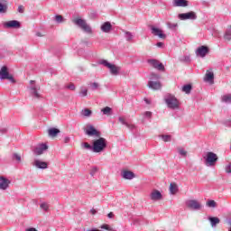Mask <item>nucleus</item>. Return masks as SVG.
Returning a JSON list of instances; mask_svg holds the SVG:
<instances>
[{"label": "nucleus", "instance_id": "nucleus-1", "mask_svg": "<svg viewBox=\"0 0 231 231\" xmlns=\"http://www.w3.org/2000/svg\"><path fill=\"white\" fill-rule=\"evenodd\" d=\"M163 100L169 109H180V100H178L176 96L168 93L164 96Z\"/></svg>", "mask_w": 231, "mask_h": 231}, {"label": "nucleus", "instance_id": "nucleus-2", "mask_svg": "<svg viewBox=\"0 0 231 231\" xmlns=\"http://www.w3.org/2000/svg\"><path fill=\"white\" fill-rule=\"evenodd\" d=\"M98 139H96L93 142V152H102L107 147V140L104 137H97Z\"/></svg>", "mask_w": 231, "mask_h": 231}, {"label": "nucleus", "instance_id": "nucleus-3", "mask_svg": "<svg viewBox=\"0 0 231 231\" xmlns=\"http://www.w3.org/2000/svg\"><path fill=\"white\" fill-rule=\"evenodd\" d=\"M203 159L206 167H215L216 163H217V160H219V157H217V154L214 153V152H208L203 156Z\"/></svg>", "mask_w": 231, "mask_h": 231}, {"label": "nucleus", "instance_id": "nucleus-4", "mask_svg": "<svg viewBox=\"0 0 231 231\" xmlns=\"http://www.w3.org/2000/svg\"><path fill=\"white\" fill-rule=\"evenodd\" d=\"M73 23L74 24H76V26H79V28L83 30V32H85L86 33H93V30L91 29V26L88 24L86 20L82 18H76L73 20Z\"/></svg>", "mask_w": 231, "mask_h": 231}, {"label": "nucleus", "instance_id": "nucleus-5", "mask_svg": "<svg viewBox=\"0 0 231 231\" xmlns=\"http://www.w3.org/2000/svg\"><path fill=\"white\" fill-rule=\"evenodd\" d=\"M0 80H9L12 84H15V79L8 72V67L3 66L0 69Z\"/></svg>", "mask_w": 231, "mask_h": 231}, {"label": "nucleus", "instance_id": "nucleus-6", "mask_svg": "<svg viewBox=\"0 0 231 231\" xmlns=\"http://www.w3.org/2000/svg\"><path fill=\"white\" fill-rule=\"evenodd\" d=\"M100 64H102L103 66H106V68H108V69H110L111 75L116 76L120 73V67H117L115 64H111L106 60H102L100 61Z\"/></svg>", "mask_w": 231, "mask_h": 231}, {"label": "nucleus", "instance_id": "nucleus-7", "mask_svg": "<svg viewBox=\"0 0 231 231\" xmlns=\"http://www.w3.org/2000/svg\"><path fill=\"white\" fill-rule=\"evenodd\" d=\"M178 17L180 21H196V19H198V14H196V12L191 11L189 13L180 14Z\"/></svg>", "mask_w": 231, "mask_h": 231}, {"label": "nucleus", "instance_id": "nucleus-8", "mask_svg": "<svg viewBox=\"0 0 231 231\" xmlns=\"http://www.w3.org/2000/svg\"><path fill=\"white\" fill-rule=\"evenodd\" d=\"M186 207L189 208V210H201V208H203V205H201L199 201L196 199L187 200Z\"/></svg>", "mask_w": 231, "mask_h": 231}, {"label": "nucleus", "instance_id": "nucleus-9", "mask_svg": "<svg viewBox=\"0 0 231 231\" xmlns=\"http://www.w3.org/2000/svg\"><path fill=\"white\" fill-rule=\"evenodd\" d=\"M85 134H88V136H95L96 138H100L101 136L100 132L97 130L93 125H87V128L85 129Z\"/></svg>", "mask_w": 231, "mask_h": 231}, {"label": "nucleus", "instance_id": "nucleus-10", "mask_svg": "<svg viewBox=\"0 0 231 231\" xmlns=\"http://www.w3.org/2000/svg\"><path fill=\"white\" fill-rule=\"evenodd\" d=\"M46 151H48V144L41 143V144H38L37 146H35V148L33 150V153L36 156H41L42 154H44V152H46Z\"/></svg>", "mask_w": 231, "mask_h": 231}, {"label": "nucleus", "instance_id": "nucleus-11", "mask_svg": "<svg viewBox=\"0 0 231 231\" xmlns=\"http://www.w3.org/2000/svg\"><path fill=\"white\" fill-rule=\"evenodd\" d=\"M32 167H35L36 169H42V171H44L48 169V162L41 159H34L32 162Z\"/></svg>", "mask_w": 231, "mask_h": 231}, {"label": "nucleus", "instance_id": "nucleus-12", "mask_svg": "<svg viewBox=\"0 0 231 231\" xmlns=\"http://www.w3.org/2000/svg\"><path fill=\"white\" fill-rule=\"evenodd\" d=\"M150 199L152 201H162L163 199V195H162V192L158 189H153L150 193Z\"/></svg>", "mask_w": 231, "mask_h": 231}, {"label": "nucleus", "instance_id": "nucleus-13", "mask_svg": "<svg viewBox=\"0 0 231 231\" xmlns=\"http://www.w3.org/2000/svg\"><path fill=\"white\" fill-rule=\"evenodd\" d=\"M195 53L197 57H201V59H204V57H207L208 53V47L202 45L196 50Z\"/></svg>", "mask_w": 231, "mask_h": 231}, {"label": "nucleus", "instance_id": "nucleus-14", "mask_svg": "<svg viewBox=\"0 0 231 231\" xmlns=\"http://www.w3.org/2000/svg\"><path fill=\"white\" fill-rule=\"evenodd\" d=\"M12 181L5 176H0V190H7Z\"/></svg>", "mask_w": 231, "mask_h": 231}, {"label": "nucleus", "instance_id": "nucleus-15", "mask_svg": "<svg viewBox=\"0 0 231 231\" xmlns=\"http://www.w3.org/2000/svg\"><path fill=\"white\" fill-rule=\"evenodd\" d=\"M148 63L159 71H165V66H163L162 63H160L158 60H148Z\"/></svg>", "mask_w": 231, "mask_h": 231}, {"label": "nucleus", "instance_id": "nucleus-16", "mask_svg": "<svg viewBox=\"0 0 231 231\" xmlns=\"http://www.w3.org/2000/svg\"><path fill=\"white\" fill-rule=\"evenodd\" d=\"M5 28H21V23L17 20H12L4 23Z\"/></svg>", "mask_w": 231, "mask_h": 231}, {"label": "nucleus", "instance_id": "nucleus-17", "mask_svg": "<svg viewBox=\"0 0 231 231\" xmlns=\"http://www.w3.org/2000/svg\"><path fill=\"white\" fill-rule=\"evenodd\" d=\"M151 32L152 35H155L160 39H165V37H167V35L163 34V31H162V29L156 28L154 26H151Z\"/></svg>", "mask_w": 231, "mask_h": 231}, {"label": "nucleus", "instance_id": "nucleus-18", "mask_svg": "<svg viewBox=\"0 0 231 231\" xmlns=\"http://www.w3.org/2000/svg\"><path fill=\"white\" fill-rule=\"evenodd\" d=\"M204 82L214 84V72L212 70H207L204 76Z\"/></svg>", "mask_w": 231, "mask_h": 231}, {"label": "nucleus", "instance_id": "nucleus-19", "mask_svg": "<svg viewBox=\"0 0 231 231\" xmlns=\"http://www.w3.org/2000/svg\"><path fill=\"white\" fill-rule=\"evenodd\" d=\"M148 88H150V89H153L154 91H158V89H162V83L160 81L150 80L148 82Z\"/></svg>", "mask_w": 231, "mask_h": 231}, {"label": "nucleus", "instance_id": "nucleus-20", "mask_svg": "<svg viewBox=\"0 0 231 231\" xmlns=\"http://www.w3.org/2000/svg\"><path fill=\"white\" fill-rule=\"evenodd\" d=\"M121 176L124 178V180H134V178H136L134 172L131 171H123L121 172Z\"/></svg>", "mask_w": 231, "mask_h": 231}, {"label": "nucleus", "instance_id": "nucleus-21", "mask_svg": "<svg viewBox=\"0 0 231 231\" xmlns=\"http://www.w3.org/2000/svg\"><path fill=\"white\" fill-rule=\"evenodd\" d=\"M39 89H41V87H39V86L30 87V91H31L32 97H34V98H41V94H39Z\"/></svg>", "mask_w": 231, "mask_h": 231}, {"label": "nucleus", "instance_id": "nucleus-22", "mask_svg": "<svg viewBox=\"0 0 231 231\" xmlns=\"http://www.w3.org/2000/svg\"><path fill=\"white\" fill-rule=\"evenodd\" d=\"M113 28V25H111V23L109 22H105L101 25V32H104V33H109Z\"/></svg>", "mask_w": 231, "mask_h": 231}, {"label": "nucleus", "instance_id": "nucleus-23", "mask_svg": "<svg viewBox=\"0 0 231 231\" xmlns=\"http://www.w3.org/2000/svg\"><path fill=\"white\" fill-rule=\"evenodd\" d=\"M173 6L185 8V6H189V2L187 0H173Z\"/></svg>", "mask_w": 231, "mask_h": 231}, {"label": "nucleus", "instance_id": "nucleus-24", "mask_svg": "<svg viewBox=\"0 0 231 231\" xmlns=\"http://www.w3.org/2000/svg\"><path fill=\"white\" fill-rule=\"evenodd\" d=\"M8 5H6V0H0V14H6Z\"/></svg>", "mask_w": 231, "mask_h": 231}, {"label": "nucleus", "instance_id": "nucleus-25", "mask_svg": "<svg viewBox=\"0 0 231 231\" xmlns=\"http://www.w3.org/2000/svg\"><path fill=\"white\" fill-rule=\"evenodd\" d=\"M208 221L211 223L212 228H215V226H217L220 223V220L217 217H208Z\"/></svg>", "mask_w": 231, "mask_h": 231}, {"label": "nucleus", "instance_id": "nucleus-26", "mask_svg": "<svg viewBox=\"0 0 231 231\" xmlns=\"http://www.w3.org/2000/svg\"><path fill=\"white\" fill-rule=\"evenodd\" d=\"M59 133H60V130H59L58 128H50L48 130V134L51 138H55V136H57Z\"/></svg>", "mask_w": 231, "mask_h": 231}, {"label": "nucleus", "instance_id": "nucleus-27", "mask_svg": "<svg viewBox=\"0 0 231 231\" xmlns=\"http://www.w3.org/2000/svg\"><path fill=\"white\" fill-rule=\"evenodd\" d=\"M178 192V184L171 182L170 184V194H171V196H174V194H177Z\"/></svg>", "mask_w": 231, "mask_h": 231}, {"label": "nucleus", "instance_id": "nucleus-28", "mask_svg": "<svg viewBox=\"0 0 231 231\" xmlns=\"http://www.w3.org/2000/svg\"><path fill=\"white\" fill-rule=\"evenodd\" d=\"M221 102H224L225 104H230L231 103V94H226L221 97Z\"/></svg>", "mask_w": 231, "mask_h": 231}, {"label": "nucleus", "instance_id": "nucleus-29", "mask_svg": "<svg viewBox=\"0 0 231 231\" xmlns=\"http://www.w3.org/2000/svg\"><path fill=\"white\" fill-rule=\"evenodd\" d=\"M177 152L181 156L182 158H187V151L183 147H178Z\"/></svg>", "mask_w": 231, "mask_h": 231}, {"label": "nucleus", "instance_id": "nucleus-30", "mask_svg": "<svg viewBox=\"0 0 231 231\" xmlns=\"http://www.w3.org/2000/svg\"><path fill=\"white\" fill-rule=\"evenodd\" d=\"M224 39L226 41H231V26H228L226 32H225V35H224Z\"/></svg>", "mask_w": 231, "mask_h": 231}, {"label": "nucleus", "instance_id": "nucleus-31", "mask_svg": "<svg viewBox=\"0 0 231 231\" xmlns=\"http://www.w3.org/2000/svg\"><path fill=\"white\" fill-rule=\"evenodd\" d=\"M182 91L183 93H186L187 95H189L190 91H192V85H184L182 87Z\"/></svg>", "mask_w": 231, "mask_h": 231}, {"label": "nucleus", "instance_id": "nucleus-32", "mask_svg": "<svg viewBox=\"0 0 231 231\" xmlns=\"http://www.w3.org/2000/svg\"><path fill=\"white\" fill-rule=\"evenodd\" d=\"M113 109L109 106H106L103 109H101V113H103V115H106L107 116H109V115H111Z\"/></svg>", "mask_w": 231, "mask_h": 231}, {"label": "nucleus", "instance_id": "nucleus-33", "mask_svg": "<svg viewBox=\"0 0 231 231\" xmlns=\"http://www.w3.org/2000/svg\"><path fill=\"white\" fill-rule=\"evenodd\" d=\"M125 37L127 42H131V41H133V39H134V36L133 35V32H125Z\"/></svg>", "mask_w": 231, "mask_h": 231}, {"label": "nucleus", "instance_id": "nucleus-34", "mask_svg": "<svg viewBox=\"0 0 231 231\" xmlns=\"http://www.w3.org/2000/svg\"><path fill=\"white\" fill-rule=\"evenodd\" d=\"M93 112H91V110L88 109V108H85L81 111V115L82 116H86V117H89L91 116Z\"/></svg>", "mask_w": 231, "mask_h": 231}, {"label": "nucleus", "instance_id": "nucleus-35", "mask_svg": "<svg viewBox=\"0 0 231 231\" xmlns=\"http://www.w3.org/2000/svg\"><path fill=\"white\" fill-rule=\"evenodd\" d=\"M40 208H42V210H43V212H48V210L50 209V205L46 202H42L40 205Z\"/></svg>", "mask_w": 231, "mask_h": 231}, {"label": "nucleus", "instance_id": "nucleus-36", "mask_svg": "<svg viewBox=\"0 0 231 231\" xmlns=\"http://www.w3.org/2000/svg\"><path fill=\"white\" fill-rule=\"evenodd\" d=\"M82 149H86L87 151H93V145L89 144L88 143H83L81 144Z\"/></svg>", "mask_w": 231, "mask_h": 231}, {"label": "nucleus", "instance_id": "nucleus-37", "mask_svg": "<svg viewBox=\"0 0 231 231\" xmlns=\"http://www.w3.org/2000/svg\"><path fill=\"white\" fill-rule=\"evenodd\" d=\"M206 205L209 208H216V207H217V204L214 201V200H208Z\"/></svg>", "mask_w": 231, "mask_h": 231}, {"label": "nucleus", "instance_id": "nucleus-38", "mask_svg": "<svg viewBox=\"0 0 231 231\" xmlns=\"http://www.w3.org/2000/svg\"><path fill=\"white\" fill-rule=\"evenodd\" d=\"M79 96L88 97V88L82 87L79 91Z\"/></svg>", "mask_w": 231, "mask_h": 231}, {"label": "nucleus", "instance_id": "nucleus-39", "mask_svg": "<svg viewBox=\"0 0 231 231\" xmlns=\"http://www.w3.org/2000/svg\"><path fill=\"white\" fill-rule=\"evenodd\" d=\"M167 26L170 30H175V28H178V23H172L169 22L167 23Z\"/></svg>", "mask_w": 231, "mask_h": 231}, {"label": "nucleus", "instance_id": "nucleus-40", "mask_svg": "<svg viewBox=\"0 0 231 231\" xmlns=\"http://www.w3.org/2000/svg\"><path fill=\"white\" fill-rule=\"evenodd\" d=\"M55 21L56 23H64V17H62V15L57 14L55 16Z\"/></svg>", "mask_w": 231, "mask_h": 231}, {"label": "nucleus", "instance_id": "nucleus-41", "mask_svg": "<svg viewBox=\"0 0 231 231\" xmlns=\"http://www.w3.org/2000/svg\"><path fill=\"white\" fill-rule=\"evenodd\" d=\"M161 138L163 142H171V135H167V134L161 135Z\"/></svg>", "mask_w": 231, "mask_h": 231}, {"label": "nucleus", "instance_id": "nucleus-42", "mask_svg": "<svg viewBox=\"0 0 231 231\" xmlns=\"http://www.w3.org/2000/svg\"><path fill=\"white\" fill-rule=\"evenodd\" d=\"M90 88L92 89V91L97 90L98 88H100V85L97 82L91 83L90 84Z\"/></svg>", "mask_w": 231, "mask_h": 231}, {"label": "nucleus", "instance_id": "nucleus-43", "mask_svg": "<svg viewBox=\"0 0 231 231\" xmlns=\"http://www.w3.org/2000/svg\"><path fill=\"white\" fill-rule=\"evenodd\" d=\"M118 122H120L121 124H122V125H127V121L125 120V117H124V116H119L118 117Z\"/></svg>", "mask_w": 231, "mask_h": 231}, {"label": "nucleus", "instance_id": "nucleus-44", "mask_svg": "<svg viewBox=\"0 0 231 231\" xmlns=\"http://www.w3.org/2000/svg\"><path fill=\"white\" fill-rule=\"evenodd\" d=\"M13 160H16L18 163H21V156L19 153H13Z\"/></svg>", "mask_w": 231, "mask_h": 231}, {"label": "nucleus", "instance_id": "nucleus-45", "mask_svg": "<svg viewBox=\"0 0 231 231\" xmlns=\"http://www.w3.org/2000/svg\"><path fill=\"white\" fill-rule=\"evenodd\" d=\"M103 230H108V231H113V227L109 226L107 224H104L100 226Z\"/></svg>", "mask_w": 231, "mask_h": 231}, {"label": "nucleus", "instance_id": "nucleus-46", "mask_svg": "<svg viewBox=\"0 0 231 231\" xmlns=\"http://www.w3.org/2000/svg\"><path fill=\"white\" fill-rule=\"evenodd\" d=\"M144 118H152V112L151 111H146L143 114Z\"/></svg>", "mask_w": 231, "mask_h": 231}, {"label": "nucleus", "instance_id": "nucleus-47", "mask_svg": "<svg viewBox=\"0 0 231 231\" xmlns=\"http://www.w3.org/2000/svg\"><path fill=\"white\" fill-rule=\"evenodd\" d=\"M180 62H190V56H183L180 58Z\"/></svg>", "mask_w": 231, "mask_h": 231}, {"label": "nucleus", "instance_id": "nucleus-48", "mask_svg": "<svg viewBox=\"0 0 231 231\" xmlns=\"http://www.w3.org/2000/svg\"><path fill=\"white\" fill-rule=\"evenodd\" d=\"M158 79H160V75L155 73L151 74V80H158Z\"/></svg>", "mask_w": 231, "mask_h": 231}, {"label": "nucleus", "instance_id": "nucleus-49", "mask_svg": "<svg viewBox=\"0 0 231 231\" xmlns=\"http://www.w3.org/2000/svg\"><path fill=\"white\" fill-rule=\"evenodd\" d=\"M97 172H98V168L93 167L90 171V176H95V174H97Z\"/></svg>", "mask_w": 231, "mask_h": 231}, {"label": "nucleus", "instance_id": "nucleus-50", "mask_svg": "<svg viewBox=\"0 0 231 231\" xmlns=\"http://www.w3.org/2000/svg\"><path fill=\"white\" fill-rule=\"evenodd\" d=\"M225 171L226 174H231V162L227 165H226Z\"/></svg>", "mask_w": 231, "mask_h": 231}, {"label": "nucleus", "instance_id": "nucleus-51", "mask_svg": "<svg viewBox=\"0 0 231 231\" xmlns=\"http://www.w3.org/2000/svg\"><path fill=\"white\" fill-rule=\"evenodd\" d=\"M126 127L128 129H130V131H133L134 129L136 128V126L134 125H132V124H129V123H127Z\"/></svg>", "mask_w": 231, "mask_h": 231}, {"label": "nucleus", "instance_id": "nucleus-52", "mask_svg": "<svg viewBox=\"0 0 231 231\" xmlns=\"http://www.w3.org/2000/svg\"><path fill=\"white\" fill-rule=\"evenodd\" d=\"M67 89H70V91H75V85L73 83L67 86Z\"/></svg>", "mask_w": 231, "mask_h": 231}, {"label": "nucleus", "instance_id": "nucleus-53", "mask_svg": "<svg viewBox=\"0 0 231 231\" xmlns=\"http://www.w3.org/2000/svg\"><path fill=\"white\" fill-rule=\"evenodd\" d=\"M18 12H19V14H24V6L19 5L18 6Z\"/></svg>", "mask_w": 231, "mask_h": 231}, {"label": "nucleus", "instance_id": "nucleus-54", "mask_svg": "<svg viewBox=\"0 0 231 231\" xmlns=\"http://www.w3.org/2000/svg\"><path fill=\"white\" fill-rule=\"evenodd\" d=\"M70 140H71V138H69V136H66V137H64L63 142H64V143H69Z\"/></svg>", "mask_w": 231, "mask_h": 231}, {"label": "nucleus", "instance_id": "nucleus-55", "mask_svg": "<svg viewBox=\"0 0 231 231\" xmlns=\"http://www.w3.org/2000/svg\"><path fill=\"white\" fill-rule=\"evenodd\" d=\"M107 217H108L109 219H113V217H115V213H113V212L108 213V214H107Z\"/></svg>", "mask_w": 231, "mask_h": 231}, {"label": "nucleus", "instance_id": "nucleus-56", "mask_svg": "<svg viewBox=\"0 0 231 231\" xmlns=\"http://www.w3.org/2000/svg\"><path fill=\"white\" fill-rule=\"evenodd\" d=\"M156 46L158 48H162V47H163V42H157Z\"/></svg>", "mask_w": 231, "mask_h": 231}, {"label": "nucleus", "instance_id": "nucleus-57", "mask_svg": "<svg viewBox=\"0 0 231 231\" xmlns=\"http://www.w3.org/2000/svg\"><path fill=\"white\" fill-rule=\"evenodd\" d=\"M90 214H92V216H95V214H97V210L96 209H91Z\"/></svg>", "mask_w": 231, "mask_h": 231}, {"label": "nucleus", "instance_id": "nucleus-58", "mask_svg": "<svg viewBox=\"0 0 231 231\" xmlns=\"http://www.w3.org/2000/svg\"><path fill=\"white\" fill-rule=\"evenodd\" d=\"M7 131H8V129H6V128L1 129V133H3V134H5V133H6Z\"/></svg>", "mask_w": 231, "mask_h": 231}, {"label": "nucleus", "instance_id": "nucleus-59", "mask_svg": "<svg viewBox=\"0 0 231 231\" xmlns=\"http://www.w3.org/2000/svg\"><path fill=\"white\" fill-rule=\"evenodd\" d=\"M30 84H35V81L34 80H31Z\"/></svg>", "mask_w": 231, "mask_h": 231}, {"label": "nucleus", "instance_id": "nucleus-60", "mask_svg": "<svg viewBox=\"0 0 231 231\" xmlns=\"http://www.w3.org/2000/svg\"><path fill=\"white\" fill-rule=\"evenodd\" d=\"M37 35H38V37H41V33L38 32Z\"/></svg>", "mask_w": 231, "mask_h": 231}]
</instances>
